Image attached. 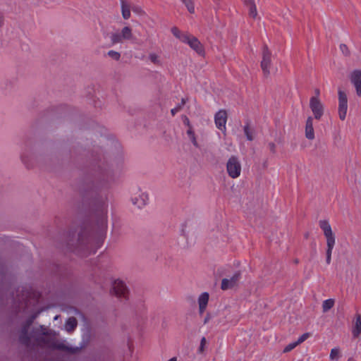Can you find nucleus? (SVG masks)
<instances>
[{
	"instance_id": "f257e3e1",
	"label": "nucleus",
	"mask_w": 361,
	"mask_h": 361,
	"mask_svg": "<svg viewBox=\"0 0 361 361\" xmlns=\"http://www.w3.org/2000/svg\"><path fill=\"white\" fill-rule=\"evenodd\" d=\"M171 32L174 37L178 39L181 42L188 44L200 56L204 55V49L201 42L195 36L179 30L177 27L171 28Z\"/></svg>"
},
{
	"instance_id": "f03ea898",
	"label": "nucleus",
	"mask_w": 361,
	"mask_h": 361,
	"mask_svg": "<svg viewBox=\"0 0 361 361\" xmlns=\"http://www.w3.org/2000/svg\"><path fill=\"white\" fill-rule=\"evenodd\" d=\"M320 228L324 232V235L326 239V256L331 257L332 250L335 245V236L333 233L331 225L326 220H321L319 222Z\"/></svg>"
},
{
	"instance_id": "7ed1b4c3",
	"label": "nucleus",
	"mask_w": 361,
	"mask_h": 361,
	"mask_svg": "<svg viewBox=\"0 0 361 361\" xmlns=\"http://www.w3.org/2000/svg\"><path fill=\"white\" fill-rule=\"evenodd\" d=\"M113 44L123 43L134 39L133 29L130 26H124L121 30L114 32L110 36Z\"/></svg>"
},
{
	"instance_id": "20e7f679",
	"label": "nucleus",
	"mask_w": 361,
	"mask_h": 361,
	"mask_svg": "<svg viewBox=\"0 0 361 361\" xmlns=\"http://www.w3.org/2000/svg\"><path fill=\"white\" fill-rule=\"evenodd\" d=\"M261 67L264 74L266 75L276 74L278 71L277 67L271 63V54L267 47L264 49L262 52Z\"/></svg>"
},
{
	"instance_id": "39448f33",
	"label": "nucleus",
	"mask_w": 361,
	"mask_h": 361,
	"mask_svg": "<svg viewBox=\"0 0 361 361\" xmlns=\"http://www.w3.org/2000/svg\"><path fill=\"white\" fill-rule=\"evenodd\" d=\"M226 169L228 176L232 178H237L241 173V164L238 157H231L226 164Z\"/></svg>"
},
{
	"instance_id": "423d86ee",
	"label": "nucleus",
	"mask_w": 361,
	"mask_h": 361,
	"mask_svg": "<svg viewBox=\"0 0 361 361\" xmlns=\"http://www.w3.org/2000/svg\"><path fill=\"white\" fill-rule=\"evenodd\" d=\"M310 107L317 120H320L324 114V105L318 95L312 97L310 100Z\"/></svg>"
},
{
	"instance_id": "0eeeda50",
	"label": "nucleus",
	"mask_w": 361,
	"mask_h": 361,
	"mask_svg": "<svg viewBox=\"0 0 361 361\" xmlns=\"http://www.w3.org/2000/svg\"><path fill=\"white\" fill-rule=\"evenodd\" d=\"M241 279V273L239 271H235L230 278L223 279L221 281V288L223 290L233 288L237 286Z\"/></svg>"
},
{
	"instance_id": "6e6552de",
	"label": "nucleus",
	"mask_w": 361,
	"mask_h": 361,
	"mask_svg": "<svg viewBox=\"0 0 361 361\" xmlns=\"http://www.w3.org/2000/svg\"><path fill=\"white\" fill-rule=\"evenodd\" d=\"M348 110V97L345 92H339L338 94V116L341 121L346 117Z\"/></svg>"
},
{
	"instance_id": "1a4fd4ad",
	"label": "nucleus",
	"mask_w": 361,
	"mask_h": 361,
	"mask_svg": "<svg viewBox=\"0 0 361 361\" xmlns=\"http://www.w3.org/2000/svg\"><path fill=\"white\" fill-rule=\"evenodd\" d=\"M111 293L117 297L126 298L128 295V290L124 282L117 279L113 283Z\"/></svg>"
},
{
	"instance_id": "9d476101",
	"label": "nucleus",
	"mask_w": 361,
	"mask_h": 361,
	"mask_svg": "<svg viewBox=\"0 0 361 361\" xmlns=\"http://www.w3.org/2000/svg\"><path fill=\"white\" fill-rule=\"evenodd\" d=\"M227 121V113L225 110H219L214 116V122L216 128L225 133L226 128V123Z\"/></svg>"
},
{
	"instance_id": "9b49d317",
	"label": "nucleus",
	"mask_w": 361,
	"mask_h": 361,
	"mask_svg": "<svg viewBox=\"0 0 361 361\" xmlns=\"http://www.w3.org/2000/svg\"><path fill=\"white\" fill-rule=\"evenodd\" d=\"M351 331L354 338H358L361 334V315L358 313L355 315Z\"/></svg>"
},
{
	"instance_id": "f8f14e48",
	"label": "nucleus",
	"mask_w": 361,
	"mask_h": 361,
	"mask_svg": "<svg viewBox=\"0 0 361 361\" xmlns=\"http://www.w3.org/2000/svg\"><path fill=\"white\" fill-rule=\"evenodd\" d=\"M148 201V195L145 192H139L132 198L133 204L138 208L144 207Z\"/></svg>"
},
{
	"instance_id": "ddd939ff",
	"label": "nucleus",
	"mask_w": 361,
	"mask_h": 361,
	"mask_svg": "<svg viewBox=\"0 0 361 361\" xmlns=\"http://www.w3.org/2000/svg\"><path fill=\"white\" fill-rule=\"evenodd\" d=\"M350 82L356 90H361V71L354 70L350 75Z\"/></svg>"
},
{
	"instance_id": "4468645a",
	"label": "nucleus",
	"mask_w": 361,
	"mask_h": 361,
	"mask_svg": "<svg viewBox=\"0 0 361 361\" xmlns=\"http://www.w3.org/2000/svg\"><path fill=\"white\" fill-rule=\"evenodd\" d=\"M305 137L310 140L314 139V130L313 128V118L309 116L305 124Z\"/></svg>"
},
{
	"instance_id": "2eb2a0df",
	"label": "nucleus",
	"mask_w": 361,
	"mask_h": 361,
	"mask_svg": "<svg viewBox=\"0 0 361 361\" xmlns=\"http://www.w3.org/2000/svg\"><path fill=\"white\" fill-rule=\"evenodd\" d=\"M209 295L207 292L202 293L198 298V305H199V310L200 314H202L205 311L208 302H209Z\"/></svg>"
},
{
	"instance_id": "dca6fc26",
	"label": "nucleus",
	"mask_w": 361,
	"mask_h": 361,
	"mask_svg": "<svg viewBox=\"0 0 361 361\" xmlns=\"http://www.w3.org/2000/svg\"><path fill=\"white\" fill-rule=\"evenodd\" d=\"M122 17L125 20L130 18V4L127 0H120Z\"/></svg>"
},
{
	"instance_id": "f3484780",
	"label": "nucleus",
	"mask_w": 361,
	"mask_h": 361,
	"mask_svg": "<svg viewBox=\"0 0 361 361\" xmlns=\"http://www.w3.org/2000/svg\"><path fill=\"white\" fill-rule=\"evenodd\" d=\"M246 5L249 9V15L253 18L257 16V11L254 0H247Z\"/></svg>"
},
{
	"instance_id": "a211bd4d",
	"label": "nucleus",
	"mask_w": 361,
	"mask_h": 361,
	"mask_svg": "<svg viewBox=\"0 0 361 361\" xmlns=\"http://www.w3.org/2000/svg\"><path fill=\"white\" fill-rule=\"evenodd\" d=\"M78 322L75 317H70L66 322L65 329L68 332H72L77 326Z\"/></svg>"
},
{
	"instance_id": "6ab92c4d",
	"label": "nucleus",
	"mask_w": 361,
	"mask_h": 361,
	"mask_svg": "<svg viewBox=\"0 0 361 361\" xmlns=\"http://www.w3.org/2000/svg\"><path fill=\"white\" fill-rule=\"evenodd\" d=\"M148 59L152 63H153L155 65L161 66L162 64L160 56L154 52L150 53L148 56Z\"/></svg>"
},
{
	"instance_id": "aec40b11",
	"label": "nucleus",
	"mask_w": 361,
	"mask_h": 361,
	"mask_svg": "<svg viewBox=\"0 0 361 361\" xmlns=\"http://www.w3.org/2000/svg\"><path fill=\"white\" fill-rule=\"evenodd\" d=\"M32 322V320H30L27 324V326H25L23 329V331H22V334L20 336V341L25 345H28V343H29V338L27 336V329L31 324Z\"/></svg>"
},
{
	"instance_id": "412c9836",
	"label": "nucleus",
	"mask_w": 361,
	"mask_h": 361,
	"mask_svg": "<svg viewBox=\"0 0 361 361\" xmlns=\"http://www.w3.org/2000/svg\"><path fill=\"white\" fill-rule=\"evenodd\" d=\"M334 300L328 299L323 302L322 303V310L324 312H326L329 310H331L334 305Z\"/></svg>"
},
{
	"instance_id": "4be33fe9",
	"label": "nucleus",
	"mask_w": 361,
	"mask_h": 361,
	"mask_svg": "<svg viewBox=\"0 0 361 361\" xmlns=\"http://www.w3.org/2000/svg\"><path fill=\"white\" fill-rule=\"evenodd\" d=\"M187 134H188L190 140L192 142L193 145L196 147H198L199 145H198L197 141L196 140L195 134L192 130V126H190V128L187 130Z\"/></svg>"
},
{
	"instance_id": "5701e85b",
	"label": "nucleus",
	"mask_w": 361,
	"mask_h": 361,
	"mask_svg": "<svg viewBox=\"0 0 361 361\" xmlns=\"http://www.w3.org/2000/svg\"><path fill=\"white\" fill-rule=\"evenodd\" d=\"M341 357L340 349L338 348H332L330 353L329 358L331 360H338Z\"/></svg>"
},
{
	"instance_id": "b1692460",
	"label": "nucleus",
	"mask_w": 361,
	"mask_h": 361,
	"mask_svg": "<svg viewBox=\"0 0 361 361\" xmlns=\"http://www.w3.org/2000/svg\"><path fill=\"white\" fill-rule=\"evenodd\" d=\"M183 4L185 5L188 11L191 13H195V6L192 0H182Z\"/></svg>"
},
{
	"instance_id": "393cba45",
	"label": "nucleus",
	"mask_w": 361,
	"mask_h": 361,
	"mask_svg": "<svg viewBox=\"0 0 361 361\" xmlns=\"http://www.w3.org/2000/svg\"><path fill=\"white\" fill-rule=\"evenodd\" d=\"M107 55L111 59L118 61L121 59V54L118 51L114 50H110L107 52Z\"/></svg>"
},
{
	"instance_id": "a878e982",
	"label": "nucleus",
	"mask_w": 361,
	"mask_h": 361,
	"mask_svg": "<svg viewBox=\"0 0 361 361\" xmlns=\"http://www.w3.org/2000/svg\"><path fill=\"white\" fill-rule=\"evenodd\" d=\"M185 104V100L184 99H182L181 100V104H178L177 105L175 108L172 109L171 110V114L172 116H174L177 112H178L182 106Z\"/></svg>"
},
{
	"instance_id": "bb28decb",
	"label": "nucleus",
	"mask_w": 361,
	"mask_h": 361,
	"mask_svg": "<svg viewBox=\"0 0 361 361\" xmlns=\"http://www.w3.org/2000/svg\"><path fill=\"white\" fill-rule=\"evenodd\" d=\"M298 345L299 344L298 343L297 341L289 343L284 348L283 353H288V352L291 351Z\"/></svg>"
},
{
	"instance_id": "cd10ccee",
	"label": "nucleus",
	"mask_w": 361,
	"mask_h": 361,
	"mask_svg": "<svg viewBox=\"0 0 361 361\" xmlns=\"http://www.w3.org/2000/svg\"><path fill=\"white\" fill-rule=\"evenodd\" d=\"M244 133L247 137V139L248 140H253V137H252V133L250 130V128H249V126L248 125H246L244 126Z\"/></svg>"
},
{
	"instance_id": "c85d7f7f",
	"label": "nucleus",
	"mask_w": 361,
	"mask_h": 361,
	"mask_svg": "<svg viewBox=\"0 0 361 361\" xmlns=\"http://www.w3.org/2000/svg\"><path fill=\"white\" fill-rule=\"evenodd\" d=\"M310 333H305L302 336L299 337L297 342L298 344H300L303 343L306 339H307L310 337Z\"/></svg>"
},
{
	"instance_id": "c756f323",
	"label": "nucleus",
	"mask_w": 361,
	"mask_h": 361,
	"mask_svg": "<svg viewBox=\"0 0 361 361\" xmlns=\"http://www.w3.org/2000/svg\"><path fill=\"white\" fill-rule=\"evenodd\" d=\"M206 343H207L206 338L204 337L202 338L201 342H200V346L199 348V351L200 353H202L204 351V348L206 345Z\"/></svg>"
},
{
	"instance_id": "7c9ffc66",
	"label": "nucleus",
	"mask_w": 361,
	"mask_h": 361,
	"mask_svg": "<svg viewBox=\"0 0 361 361\" xmlns=\"http://www.w3.org/2000/svg\"><path fill=\"white\" fill-rule=\"evenodd\" d=\"M268 147L273 154L276 152V145L274 142L269 143Z\"/></svg>"
},
{
	"instance_id": "2f4dec72",
	"label": "nucleus",
	"mask_w": 361,
	"mask_h": 361,
	"mask_svg": "<svg viewBox=\"0 0 361 361\" xmlns=\"http://www.w3.org/2000/svg\"><path fill=\"white\" fill-rule=\"evenodd\" d=\"M341 49L345 55L348 54V47L345 44L341 45Z\"/></svg>"
},
{
	"instance_id": "473e14b6",
	"label": "nucleus",
	"mask_w": 361,
	"mask_h": 361,
	"mask_svg": "<svg viewBox=\"0 0 361 361\" xmlns=\"http://www.w3.org/2000/svg\"><path fill=\"white\" fill-rule=\"evenodd\" d=\"M39 1L44 4H51L56 1V0H39Z\"/></svg>"
},
{
	"instance_id": "72a5a7b5",
	"label": "nucleus",
	"mask_w": 361,
	"mask_h": 361,
	"mask_svg": "<svg viewBox=\"0 0 361 361\" xmlns=\"http://www.w3.org/2000/svg\"><path fill=\"white\" fill-rule=\"evenodd\" d=\"M183 122L187 126H188V128H190V126H191L190 124V121L187 117L185 118Z\"/></svg>"
},
{
	"instance_id": "f704fd0d",
	"label": "nucleus",
	"mask_w": 361,
	"mask_h": 361,
	"mask_svg": "<svg viewBox=\"0 0 361 361\" xmlns=\"http://www.w3.org/2000/svg\"><path fill=\"white\" fill-rule=\"evenodd\" d=\"M331 257L326 256V264H329L331 263Z\"/></svg>"
},
{
	"instance_id": "c9c22d12",
	"label": "nucleus",
	"mask_w": 361,
	"mask_h": 361,
	"mask_svg": "<svg viewBox=\"0 0 361 361\" xmlns=\"http://www.w3.org/2000/svg\"><path fill=\"white\" fill-rule=\"evenodd\" d=\"M3 25V16L0 13V27Z\"/></svg>"
},
{
	"instance_id": "e433bc0d",
	"label": "nucleus",
	"mask_w": 361,
	"mask_h": 361,
	"mask_svg": "<svg viewBox=\"0 0 361 361\" xmlns=\"http://www.w3.org/2000/svg\"><path fill=\"white\" fill-rule=\"evenodd\" d=\"M348 361H356V360L354 357H350L348 359Z\"/></svg>"
},
{
	"instance_id": "4c0bfd02",
	"label": "nucleus",
	"mask_w": 361,
	"mask_h": 361,
	"mask_svg": "<svg viewBox=\"0 0 361 361\" xmlns=\"http://www.w3.org/2000/svg\"><path fill=\"white\" fill-rule=\"evenodd\" d=\"M168 361H177V359H176V357H172V358H171V359H170L169 360H168Z\"/></svg>"
},
{
	"instance_id": "58836bf2",
	"label": "nucleus",
	"mask_w": 361,
	"mask_h": 361,
	"mask_svg": "<svg viewBox=\"0 0 361 361\" xmlns=\"http://www.w3.org/2000/svg\"><path fill=\"white\" fill-rule=\"evenodd\" d=\"M59 348L65 349V346L63 345H59Z\"/></svg>"
},
{
	"instance_id": "ea45409f",
	"label": "nucleus",
	"mask_w": 361,
	"mask_h": 361,
	"mask_svg": "<svg viewBox=\"0 0 361 361\" xmlns=\"http://www.w3.org/2000/svg\"><path fill=\"white\" fill-rule=\"evenodd\" d=\"M208 320H209V317H207L204 319V324H206V323L208 322Z\"/></svg>"
},
{
	"instance_id": "a19ab883",
	"label": "nucleus",
	"mask_w": 361,
	"mask_h": 361,
	"mask_svg": "<svg viewBox=\"0 0 361 361\" xmlns=\"http://www.w3.org/2000/svg\"><path fill=\"white\" fill-rule=\"evenodd\" d=\"M357 94L361 97V92H357Z\"/></svg>"
},
{
	"instance_id": "79ce46f5",
	"label": "nucleus",
	"mask_w": 361,
	"mask_h": 361,
	"mask_svg": "<svg viewBox=\"0 0 361 361\" xmlns=\"http://www.w3.org/2000/svg\"><path fill=\"white\" fill-rule=\"evenodd\" d=\"M57 318H58V316H56V317H54V319H57Z\"/></svg>"
}]
</instances>
